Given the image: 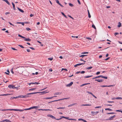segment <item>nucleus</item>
Wrapping results in <instances>:
<instances>
[{
	"label": "nucleus",
	"mask_w": 122,
	"mask_h": 122,
	"mask_svg": "<svg viewBox=\"0 0 122 122\" xmlns=\"http://www.w3.org/2000/svg\"><path fill=\"white\" fill-rule=\"evenodd\" d=\"M22 96H23L22 95H19L17 96L18 98L19 97L22 98Z\"/></svg>",
	"instance_id": "nucleus-45"
},
{
	"label": "nucleus",
	"mask_w": 122,
	"mask_h": 122,
	"mask_svg": "<svg viewBox=\"0 0 122 122\" xmlns=\"http://www.w3.org/2000/svg\"><path fill=\"white\" fill-rule=\"evenodd\" d=\"M18 46L22 48H24V47L21 45H18Z\"/></svg>",
	"instance_id": "nucleus-44"
},
{
	"label": "nucleus",
	"mask_w": 122,
	"mask_h": 122,
	"mask_svg": "<svg viewBox=\"0 0 122 122\" xmlns=\"http://www.w3.org/2000/svg\"><path fill=\"white\" fill-rule=\"evenodd\" d=\"M40 92H32V93H28V94L29 95H31V94H33L37 93H39Z\"/></svg>",
	"instance_id": "nucleus-12"
},
{
	"label": "nucleus",
	"mask_w": 122,
	"mask_h": 122,
	"mask_svg": "<svg viewBox=\"0 0 122 122\" xmlns=\"http://www.w3.org/2000/svg\"><path fill=\"white\" fill-rule=\"evenodd\" d=\"M75 104H76V103H73V104H70V105H68V107H70L72 106H73L74 105H75Z\"/></svg>",
	"instance_id": "nucleus-34"
},
{
	"label": "nucleus",
	"mask_w": 122,
	"mask_h": 122,
	"mask_svg": "<svg viewBox=\"0 0 122 122\" xmlns=\"http://www.w3.org/2000/svg\"><path fill=\"white\" fill-rule=\"evenodd\" d=\"M115 98L117 99H122V98L121 97H117Z\"/></svg>",
	"instance_id": "nucleus-32"
},
{
	"label": "nucleus",
	"mask_w": 122,
	"mask_h": 122,
	"mask_svg": "<svg viewBox=\"0 0 122 122\" xmlns=\"http://www.w3.org/2000/svg\"><path fill=\"white\" fill-rule=\"evenodd\" d=\"M87 56V55H81L80 56V57H82L83 58V57H84V56Z\"/></svg>",
	"instance_id": "nucleus-36"
},
{
	"label": "nucleus",
	"mask_w": 122,
	"mask_h": 122,
	"mask_svg": "<svg viewBox=\"0 0 122 122\" xmlns=\"http://www.w3.org/2000/svg\"><path fill=\"white\" fill-rule=\"evenodd\" d=\"M3 1L5 2L8 5H10V3L7 0H2Z\"/></svg>",
	"instance_id": "nucleus-14"
},
{
	"label": "nucleus",
	"mask_w": 122,
	"mask_h": 122,
	"mask_svg": "<svg viewBox=\"0 0 122 122\" xmlns=\"http://www.w3.org/2000/svg\"><path fill=\"white\" fill-rule=\"evenodd\" d=\"M101 106H97V107H95V108H101Z\"/></svg>",
	"instance_id": "nucleus-48"
},
{
	"label": "nucleus",
	"mask_w": 122,
	"mask_h": 122,
	"mask_svg": "<svg viewBox=\"0 0 122 122\" xmlns=\"http://www.w3.org/2000/svg\"><path fill=\"white\" fill-rule=\"evenodd\" d=\"M92 27L94 28L95 29H96V27H95V25L94 24H93L92 25Z\"/></svg>",
	"instance_id": "nucleus-37"
},
{
	"label": "nucleus",
	"mask_w": 122,
	"mask_h": 122,
	"mask_svg": "<svg viewBox=\"0 0 122 122\" xmlns=\"http://www.w3.org/2000/svg\"><path fill=\"white\" fill-rule=\"evenodd\" d=\"M55 1H56V3L60 6L62 7H63V6L59 3V2L58 0H55Z\"/></svg>",
	"instance_id": "nucleus-3"
},
{
	"label": "nucleus",
	"mask_w": 122,
	"mask_h": 122,
	"mask_svg": "<svg viewBox=\"0 0 122 122\" xmlns=\"http://www.w3.org/2000/svg\"><path fill=\"white\" fill-rule=\"evenodd\" d=\"M48 117H50L52 118L53 119H56V118L54 116H53L51 114H49L47 115Z\"/></svg>",
	"instance_id": "nucleus-5"
},
{
	"label": "nucleus",
	"mask_w": 122,
	"mask_h": 122,
	"mask_svg": "<svg viewBox=\"0 0 122 122\" xmlns=\"http://www.w3.org/2000/svg\"><path fill=\"white\" fill-rule=\"evenodd\" d=\"M6 122H11V121H10V120H9L6 119Z\"/></svg>",
	"instance_id": "nucleus-58"
},
{
	"label": "nucleus",
	"mask_w": 122,
	"mask_h": 122,
	"mask_svg": "<svg viewBox=\"0 0 122 122\" xmlns=\"http://www.w3.org/2000/svg\"><path fill=\"white\" fill-rule=\"evenodd\" d=\"M101 87H108L107 85H102L100 86Z\"/></svg>",
	"instance_id": "nucleus-43"
},
{
	"label": "nucleus",
	"mask_w": 122,
	"mask_h": 122,
	"mask_svg": "<svg viewBox=\"0 0 122 122\" xmlns=\"http://www.w3.org/2000/svg\"><path fill=\"white\" fill-rule=\"evenodd\" d=\"M30 97V96H29L28 95V94H27L25 95H23V96H22V98H26L28 97Z\"/></svg>",
	"instance_id": "nucleus-11"
},
{
	"label": "nucleus",
	"mask_w": 122,
	"mask_h": 122,
	"mask_svg": "<svg viewBox=\"0 0 122 122\" xmlns=\"http://www.w3.org/2000/svg\"><path fill=\"white\" fill-rule=\"evenodd\" d=\"M40 93H41V95H43L44 94H45L49 92H47L46 91H44L41 92H39Z\"/></svg>",
	"instance_id": "nucleus-6"
},
{
	"label": "nucleus",
	"mask_w": 122,
	"mask_h": 122,
	"mask_svg": "<svg viewBox=\"0 0 122 122\" xmlns=\"http://www.w3.org/2000/svg\"><path fill=\"white\" fill-rule=\"evenodd\" d=\"M88 16L89 18H90L91 17V15H90V13L89 12L88 10Z\"/></svg>",
	"instance_id": "nucleus-31"
},
{
	"label": "nucleus",
	"mask_w": 122,
	"mask_h": 122,
	"mask_svg": "<svg viewBox=\"0 0 122 122\" xmlns=\"http://www.w3.org/2000/svg\"><path fill=\"white\" fill-rule=\"evenodd\" d=\"M57 97L56 96H54L53 97H45L44 98V99H51L52 98L54 97Z\"/></svg>",
	"instance_id": "nucleus-7"
},
{
	"label": "nucleus",
	"mask_w": 122,
	"mask_h": 122,
	"mask_svg": "<svg viewBox=\"0 0 122 122\" xmlns=\"http://www.w3.org/2000/svg\"><path fill=\"white\" fill-rule=\"evenodd\" d=\"M68 120H73L74 121H76V119H72V118H70L68 119Z\"/></svg>",
	"instance_id": "nucleus-39"
},
{
	"label": "nucleus",
	"mask_w": 122,
	"mask_h": 122,
	"mask_svg": "<svg viewBox=\"0 0 122 122\" xmlns=\"http://www.w3.org/2000/svg\"><path fill=\"white\" fill-rule=\"evenodd\" d=\"M24 40L25 41H31V39H30L29 38H26L25 37V38H24Z\"/></svg>",
	"instance_id": "nucleus-13"
},
{
	"label": "nucleus",
	"mask_w": 122,
	"mask_h": 122,
	"mask_svg": "<svg viewBox=\"0 0 122 122\" xmlns=\"http://www.w3.org/2000/svg\"><path fill=\"white\" fill-rule=\"evenodd\" d=\"M11 49L14 50H17V49L13 47H12Z\"/></svg>",
	"instance_id": "nucleus-54"
},
{
	"label": "nucleus",
	"mask_w": 122,
	"mask_h": 122,
	"mask_svg": "<svg viewBox=\"0 0 122 122\" xmlns=\"http://www.w3.org/2000/svg\"><path fill=\"white\" fill-rule=\"evenodd\" d=\"M33 83H34V84H40V83L37 82H35Z\"/></svg>",
	"instance_id": "nucleus-52"
},
{
	"label": "nucleus",
	"mask_w": 122,
	"mask_h": 122,
	"mask_svg": "<svg viewBox=\"0 0 122 122\" xmlns=\"http://www.w3.org/2000/svg\"><path fill=\"white\" fill-rule=\"evenodd\" d=\"M92 68V67L90 66V67H87V69H91Z\"/></svg>",
	"instance_id": "nucleus-46"
},
{
	"label": "nucleus",
	"mask_w": 122,
	"mask_h": 122,
	"mask_svg": "<svg viewBox=\"0 0 122 122\" xmlns=\"http://www.w3.org/2000/svg\"><path fill=\"white\" fill-rule=\"evenodd\" d=\"M32 109L31 107H30V108H29L24 109L23 110H30V109Z\"/></svg>",
	"instance_id": "nucleus-35"
},
{
	"label": "nucleus",
	"mask_w": 122,
	"mask_h": 122,
	"mask_svg": "<svg viewBox=\"0 0 122 122\" xmlns=\"http://www.w3.org/2000/svg\"><path fill=\"white\" fill-rule=\"evenodd\" d=\"M101 77L104 78L105 79H107V77L104 76H103L102 75L101 76Z\"/></svg>",
	"instance_id": "nucleus-33"
},
{
	"label": "nucleus",
	"mask_w": 122,
	"mask_h": 122,
	"mask_svg": "<svg viewBox=\"0 0 122 122\" xmlns=\"http://www.w3.org/2000/svg\"><path fill=\"white\" fill-rule=\"evenodd\" d=\"M90 84V83H86L83 84L81 85L80 86L81 87V86H84L85 85H88V84Z\"/></svg>",
	"instance_id": "nucleus-16"
},
{
	"label": "nucleus",
	"mask_w": 122,
	"mask_h": 122,
	"mask_svg": "<svg viewBox=\"0 0 122 122\" xmlns=\"http://www.w3.org/2000/svg\"><path fill=\"white\" fill-rule=\"evenodd\" d=\"M38 111H40V110H42V111H51L52 110L49 109H38Z\"/></svg>",
	"instance_id": "nucleus-2"
},
{
	"label": "nucleus",
	"mask_w": 122,
	"mask_h": 122,
	"mask_svg": "<svg viewBox=\"0 0 122 122\" xmlns=\"http://www.w3.org/2000/svg\"><path fill=\"white\" fill-rule=\"evenodd\" d=\"M19 109H12L9 110H10V111H18Z\"/></svg>",
	"instance_id": "nucleus-22"
},
{
	"label": "nucleus",
	"mask_w": 122,
	"mask_h": 122,
	"mask_svg": "<svg viewBox=\"0 0 122 122\" xmlns=\"http://www.w3.org/2000/svg\"><path fill=\"white\" fill-rule=\"evenodd\" d=\"M18 36L20 37L23 38V39L25 38V37H24V36L21 35H20V34H18Z\"/></svg>",
	"instance_id": "nucleus-29"
},
{
	"label": "nucleus",
	"mask_w": 122,
	"mask_h": 122,
	"mask_svg": "<svg viewBox=\"0 0 122 122\" xmlns=\"http://www.w3.org/2000/svg\"><path fill=\"white\" fill-rule=\"evenodd\" d=\"M26 29L28 31L29 30H31V29L30 28L28 27L26 28Z\"/></svg>",
	"instance_id": "nucleus-50"
},
{
	"label": "nucleus",
	"mask_w": 122,
	"mask_h": 122,
	"mask_svg": "<svg viewBox=\"0 0 122 122\" xmlns=\"http://www.w3.org/2000/svg\"><path fill=\"white\" fill-rule=\"evenodd\" d=\"M17 8L22 13H23L24 12V11L22 9H20L19 7H18Z\"/></svg>",
	"instance_id": "nucleus-18"
},
{
	"label": "nucleus",
	"mask_w": 122,
	"mask_h": 122,
	"mask_svg": "<svg viewBox=\"0 0 122 122\" xmlns=\"http://www.w3.org/2000/svg\"><path fill=\"white\" fill-rule=\"evenodd\" d=\"M85 71H82L81 72V74H84L85 73Z\"/></svg>",
	"instance_id": "nucleus-64"
},
{
	"label": "nucleus",
	"mask_w": 122,
	"mask_h": 122,
	"mask_svg": "<svg viewBox=\"0 0 122 122\" xmlns=\"http://www.w3.org/2000/svg\"><path fill=\"white\" fill-rule=\"evenodd\" d=\"M61 69V71H62L63 70H65L66 71H67V70L66 69V68H62Z\"/></svg>",
	"instance_id": "nucleus-47"
},
{
	"label": "nucleus",
	"mask_w": 122,
	"mask_h": 122,
	"mask_svg": "<svg viewBox=\"0 0 122 122\" xmlns=\"http://www.w3.org/2000/svg\"><path fill=\"white\" fill-rule=\"evenodd\" d=\"M14 85H9L8 86V87L10 88H14Z\"/></svg>",
	"instance_id": "nucleus-10"
},
{
	"label": "nucleus",
	"mask_w": 122,
	"mask_h": 122,
	"mask_svg": "<svg viewBox=\"0 0 122 122\" xmlns=\"http://www.w3.org/2000/svg\"><path fill=\"white\" fill-rule=\"evenodd\" d=\"M105 110H109L110 111H112V109L109 108H106V109H105Z\"/></svg>",
	"instance_id": "nucleus-28"
},
{
	"label": "nucleus",
	"mask_w": 122,
	"mask_h": 122,
	"mask_svg": "<svg viewBox=\"0 0 122 122\" xmlns=\"http://www.w3.org/2000/svg\"><path fill=\"white\" fill-rule=\"evenodd\" d=\"M36 89V88H31L30 89H29V91H30L34 90H35V89Z\"/></svg>",
	"instance_id": "nucleus-38"
},
{
	"label": "nucleus",
	"mask_w": 122,
	"mask_h": 122,
	"mask_svg": "<svg viewBox=\"0 0 122 122\" xmlns=\"http://www.w3.org/2000/svg\"><path fill=\"white\" fill-rule=\"evenodd\" d=\"M28 84L30 86L31 84H32V85L34 84L32 82L31 83H29Z\"/></svg>",
	"instance_id": "nucleus-57"
},
{
	"label": "nucleus",
	"mask_w": 122,
	"mask_h": 122,
	"mask_svg": "<svg viewBox=\"0 0 122 122\" xmlns=\"http://www.w3.org/2000/svg\"><path fill=\"white\" fill-rule=\"evenodd\" d=\"M61 14L63 15L66 18H67V17L64 14V13L63 12H61Z\"/></svg>",
	"instance_id": "nucleus-25"
},
{
	"label": "nucleus",
	"mask_w": 122,
	"mask_h": 122,
	"mask_svg": "<svg viewBox=\"0 0 122 122\" xmlns=\"http://www.w3.org/2000/svg\"><path fill=\"white\" fill-rule=\"evenodd\" d=\"M10 95V94H3L0 95V96H6Z\"/></svg>",
	"instance_id": "nucleus-26"
},
{
	"label": "nucleus",
	"mask_w": 122,
	"mask_h": 122,
	"mask_svg": "<svg viewBox=\"0 0 122 122\" xmlns=\"http://www.w3.org/2000/svg\"><path fill=\"white\" fill-rule=\"evenodd\" d=\"M83 119H82V118H79V119H78V121L81 120V121H83Z\"/></svg>",
	"instance_id": "nucleus-62"
},
{
	"label": "nucleus",
	"mask_w": 122,
	"mask_h": 122,
	"mask_svg": "<svg viewBox=\"0 0 122 122\" xmlns=\"http://www.w3.org/2000/svg\"><path fill=\"white\" fill-rule=\"evenodd\" d=\"M65 108V107H58V108H57L58 109H64Z\"/></svg>",
	"instance_id": "nucleus-42"
},
{
	"label": "nucleus",
	"mask_w": 122,
	"mask_h": 122,
	"mask_svg": "<svg viewBox=\"0 0 122 122\" xmlns=\"http://www.w3.org/2000/svg\"><path fill=\"white\" fill-rule=\"evenodd\" d=\"M100 71H98V72H97L96 73V74L97 75H98L99 74H100Z\"/></svg>",
	"instance_id": "nucleus-61"
},
{
	"label": "nucleus",
	"mask_w": 122,
	"mask_h": 122,
	"mask_svg": "<svg viewBox=\"0 0 122 122\" xmlns=\"http://www.w3.org/2000/svg\"><path fill=\"white\" fill-rule=\"evenodd\" d=\"M115 114V113L114 112L107 113V114L108 115L109 114Z\"/></svg>",
	"instance_id": "nucleus-27"
},
{
	"label": "nucleus",
	"mask_w": 122,
	"mask_h": 122,
	"mask_svg": "<svg viewBox=\"0 0 122 122\" xmlns=\"http://www.w3.org/2000/svg\"><path fill=\"white\" fill-rule=\"evenodd\" d=\"M65 118L64 117V116H61V117H60V118H59V120H61L62 119V118Z\"/></svg>",
	"instance_id": "nucleus-49"
},
{
	"label": "nucleus",
	"mask_w": 122,
	"mask_h": 122,
	"mask_svg": "<svg viewBox=\"0 0 122 122\" xmlns=\"http://www.w3.org/2000/svg\"><path fill=\"white\" fill-rule=\"evenodd\" d=\"M99 112H91V113L92 114H93L94 113H95L94 114L95 115L97 113H98Z\"/></svg>",
	"instance_id": "nucleus-24"
},
{
	"label": "nucleus",
	"mask_w": 122,
	"mask_h": 122,
	"mask_svg": "<svg viewBox=\"0 0 122 122\" xmlns=\"http://www.w3.org/2000/svg\"><path fill=\"white\" fill-rule=\"evenodd\" d=\"M73 84V82H71L69 84H67L66 86L67 87H70Z\"/></svg>",
	"instance_id": "nucleus-9"
},
{
	"label": "nucleus",
	"mask_w": 122,
	"mask_h": 122,
	"mask_svg": "<svg viewBox=\"0 0 122 122\" xmlns=\"http://www.w3.org/2000/svg\"><path fill=\"white\" fill-rule=\"evenodd\" d=\"M80 64H80V63L78 64H76L74 66L75 67H78V66H79L81 65H80Z\"/></svg>",
	"instance_id": "nucleus-19"
},
{
	"label": "nucleus",
	"mask_w": 122,
	"mask_h": 122,
	"mask_svg": "<svg viewBox=\"0 0 122 122\" xmlns=\"http://www.w3.org/2000/svg\"><path fill=\"white\" fill-rule=\"evenodd\" d=\"M93 76V75H90L87 76H86L84 77V78H87L90 77H92Z\"/></svg>",
	"instance_id": "nucleus-20"
},
{
	"label": "nucleus",
	"mask_w": 122,
	"mask_h": 122,
	"mask_svg": "<svg viewBox=\"0 0 122 122\" xmlns=\"http://www.w3.org/2000/svg\"><path fill=\"white\" fill-rule=\"evenodd\" d=\"M101 76L102 75H100L99 76H96L94 77L92 79H94L97 78H99L100 77H101Z\"/></svg>",
	"instance_id": "nucleus-15"
},
{
	"label": "nucleus",
	"mask_w": 122,
	"mask_h": 122,
	"mask_svg": "<svg viewBox=\"0 0 122 122\" xmlns=\"http://www.w3.org/2000/svg\"><path fill=\"white\" fill-rule=\"evenodd\" d=\"M12 5H13V9L14 10H15L16 9L15 8V4H14V3L13 2H12Z\"/></svg>",
	"instance_id": "nucleus-17"
},
{
	"label": "nucleus",
	"mask_w": 122,
	"mask_h": 122,
	"mask_svg": "<svg viewBox=\"0 0 122 122\" xmlns=\"http://www.w3.org/2000/svg\"><path fill=\"white\" fill-rule=\"evenodd\" d=\"M88 52H84L83 53H82L81 54H88Z\"/></svg>",
	"instance_id": "nucleus-56"
},
{
	"label": "nucleus",
	"mask_w": 122,
	"mask_h": 122,
	"mask_svg": "<svg viewBox=\"0 0 122 122\" xmlns=\"http://www.w3.org/2000/svg\"><path fill=\"white\" fill-rule=\"evenodd\" d=\"M119 34V33L117 32H115L114 34V35L116 36V35Z\"/></svg>",
	"instance_id": "nucleus-51"
},
{
	"label": "nucleus",
	"mask_w": 122,
	"mask_h": 122,
	"mask_svg": "<svg viewBox=\"0 0 122 122\" xmlns=\"http://www.w3.org/2000/svg\"><path fill=\"white\" fill-rule=\"evenodd\" d=\"M31 107L32 109L34 108L37 109L38 108V106H33L32 107Z\"/></svg>",
	"instance_id": "nucleus-21"
},
{
	"label": "nucleus",
	"mask_w": 122,
	"mask_h": 122,
	"mask_svg": "<svg viewBox=\"0 0 122 122\" xmlns=\"http://www.w3.org/2000/svg\"><path fill=\"white\" fill-rule=\"evenodd\" d=\"M61 94V93L59 92H57L56 93L54 94L55 95H60Z\"/></svg>",
	"instance_id": "nucleus-30"
},
{
	"label": "nucleus",
	"mask_w": 122,
	"mask_h": 122,
	"mask_svg": "<svg viewBox=\"0 0 122 122\" xmlns=\"http://www.w3.org/2000/svg\"><path fill=\"white\" fill-rule=\"evenodd\" d=\"M18 98L17 96L16 97H11V98H10L11 99H16V98Z\"/></svg>",
	"instance_id": "nucleus-40"
},
{
	"label": "nucleus",
	"mask_w": 122,
	"mask_h": 122,
	"mask_svg": "<svg viewBox=\"0 0 122 122\" xmlns=\"http://www.w3.org/2000/svg\"><path fill=\"white\" fill-rule=\"evenodd\" d=\"M116 116L115 115H114L113 116L111 117L108 119H106V120H111L113 119L112 118Z\"/></svg>",
	"instance_id": "nucleus-4"
},
{
	"label": "nucleus",
	"mask_w": 122,
	"mask_h": 122,
	"mask_svg": "<svg viewBox=\"0 0 122 122\" xmlns=\"http://www.w3.org/2000/svg\"><path fill=\"white\" fill-rule=\"evenodd\" d=\"M69 99L68 98H64L58 100H54V101H51V102H49V103H51V102H56V101H60V100H64V99Z\"/></svg>",
	"instance_id": "nucleus-1"
},
{
	"label": "nucleus",
	"mask_w": 122,
	"mask_h": 122,
	"mask_svg": "<svg viewBox=\"0 0 122 122\" xmlns=\"http://www.w3.org/2000/svg\"><path fill=\"white\" fill-rule=\"evenodd\" d=\"M69 5L71 7H73V4L71 3H69Z\"/></svg>",
	"instance_id": "nucleus-41"
},
{
	"label": "nucleus",
	"mask_w": 122,
	"mask_h": 122,
	"mask_svg": "<svg viewBox=\"0 0 122 122\" xmlns=\"http://www.w3.org/2000/svg\"><path fill=\"white\" fill-rule=\"evenodd\" d=\"M95 81H97L98 82H102V81H103V80H102V79L99 80V79H96L95 80Z\"/></svg>",
	"instance_id": "nucleus-8"
},
{
	"label": "nucleus",
	"mask_w": 122,
	"mask_h": 122,
	"mask_svg": "<svg viewBox=\"0 0 122 122\" xmlns=\"http://www.w3.org/2000/svg\"><path fill=\"white\" fill-rule=\"evenodd\" d=\"M105 105L106 106H112V105H111L110 104H105Z\"/></svg>",
	"instance_id": "nucleus-55"
},
{
	"label": "nucleus",
	"mask_w": 122,
	"mask_h": 122,
	"mask_svg": "<svg viewBox=\"0 0 122 122\" xmlns=\"http://www.w3.org/2000/svg\"><path fill=\"white\" fill-rule=\"evenodd\" d=\"M29 48H30V49H31L32 50H35V49L32 47H29Z\"/></svg>",
	"instance_id": "nucleus-60"
},
{
	"label": "nucleus",
	"mask_w": 122,
	"mask_h": 122,
	"mask_svg": "<svg viewBox=\"0 0 122 122\" xmlns=\"http://www.w3.org/2000/svg\"><path fill=\"white\" fill-rule=\"evenodd\" d=\"M8 23L10 24V25H13V26H14V25H13L11 23H10V22H9Z\"/></svg>",
	"instance_id": "nucleus-59"
},
{
	"label": "nucleus",
	"mask_w": 122,
	"mask_h": 122,
	"mask_svg": "<svg viewBox=\"0 0 122 122\" xmlns=\"http://www.w3.org/2000/svg\"><path fill=\"white\" fill-rule=\"evenodd\" d=\"M53 59V58H48V60H50V61H52Z\"/></svg>",
	"instance_id": "nucleus-53"
},
{
	"label": "nucleus",
	"mask_w": 122,
	"mask_h": 122,
	"mask_svg": "<svg viewBox=\"0 0 122 122\" xmlns=\"http://www.w3.org/2000/svg\"><path fill=\"white\" fill-rule=\"evenodd\" d=\"M121 26V24L120 22H119L118 23V25H117V26L118 27H120Z\"/></svg>",
	"instance_id": "nucleus-23"
},
{
	"label": "nucleus",
	"mask_w": 122,
	"mask_h": 122,
	"mask_svg": "<svg viewBox=\"0 0 122 122\" xmlns=\"http://www.w3.org/2000/svg\"><path fill=\"white\" fill-rule=\"evenodd\" d=\"M6 119L0 122H6Z\"/></svg>",
	"instance_id": "nucleus-63"
}]
</instances>
